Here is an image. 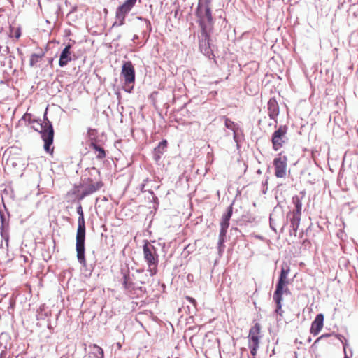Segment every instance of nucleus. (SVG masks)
<instances>
[{
    "instance_id": "nucleus-1",
    "label": "nucleus",
    "mask_w": 358,
    "mask_h": 358,
    "mask_svg": "<svg viewBox=\"0 0 358 358\" xmlns=\"http://www.w3.org/2000/svg\"><path fill=\"white\" fill-rule=\"evenodd\" d=\"M76 212L78 214V228L76 233V250L77 252V259L78 262L84 268L87 266L85 259V222L84 214L81 204H79L76 208Z\"/></svg>"
},
{
    "instance_id": "nucleus-2",
    "label": "nucleus",
    "mask_w": 358,
    "mask_h": 358,
    "mask_svg": "<svg viewBox=\"0 0 358 358\" xmlns=\"http://www.w3.org/2000/svg\"><path fill=\"white\" fill-rule=\"evenodd\" d=\"M290 271L289 266L287 264L282 266L280 274L276 284L275 291L273 294V300L276 303L275 313L282 315V294L289 293L287 285L288 284L287 275Z\"/></svg>"
},
{
    "instance_id": "nucleus-3",
    "label": "nucleus",
    "mask_w": 358,
    "mask_h": 358,
    "mask_svg": "<svg viewBox=\"0 0 358 358\" xmlns=\"http://www.w3.org/2000/svg\"><path fill=\"white\" fill-rule=\"evenodd\" d=\"M143 251L144 259L148 266V271L151 276H153L157 274L158 271L159 255L157 248L146 241L143 246Z\"/></svg>"
},
{
    "instance_id": "nucleus-4",
    "label": "nucleus",
    "mask_w": 358,
    "mask_h": 358,
    "mask_svg": "<svg viewBox=\"0 0 358 358\" xmlns=\"http://www.w3.org/2000/svg\"><path fill=\"white\" fill-rule=\"evenodd\" d=\"M38 125L41 128V138L44 141V150L46 152H52L53 148H51V145L54 140V129L51 122L47 117L46 112L43 115V122H38Z\"/></svg>"
},
{
    "instance_id": "nucleus-5",
    "label": "nucleus",
    "mask_w": 358,
    "mask_h": 358,
    "mask_svg": "<svg viewBox=\"0 0 358 358\" xmlns=\"http://www.w3.org/2000/svg\"><path fill=\"white\" fill-rule=\"evenodd\" d=\"M233 214V206L231 204L227 207L226 212L222 215V220L220 222V231L219 234V239L217 243V250L220 255H222L224 250V242L227 232V229L229 227V221Z\"/></svg>"
},
{
    "instance_id": "nucleus-6",
    "label": "nucleus",
    "mask_w": 358,
    "mask_h": 358,
    "mask_svg": "<svg viewBox=\"0 0 358 358\" xmlns=\"http://www.w3.org/2000/svg\"><path fill=\"white\" fill-rule=\"evenodd\" d=\"M195 15L198 18L197 22L200 28L213 29L214 21L211 7H203L197 5Z\"/></svg>"
},
{
    "instance_id": "nucleus-7",
    "label": "nucleus",
    "mask_w": 358,
    "mask_h": 358,
    "mask_svg": "<svg viewBox=\"0 0 358 358\" xmlns=\"http://www.w3.org/2000/svg\"><path fill=\"white\" fill-rule=\"evenodd\" d=\"M121 76L124 80V90L127 92H131L134 88L136 74L134 65L131 61L124 62L122 66Z\"/></svg>"
},
{
    "instance_id": "nucleus-8",
    "label": "nucleus",
    "mask_w": 358,
    "mask_h": 358,
    "mask_svg": "<svg viewBox=\"0 0 358 358\" xmlns=\"http://www.w3.org/2000/svg\"><path fill=\"white\" fill-rule=\"evenodd\" d=\"M201 33L199 36L200 51L206 57L210 58L213 56V50L210 43V34L213 29L200 28Z\"/></svg>"
},
{
    "instance_id": "nucleus-9",
    "label": "nucleus",
    "mask_w": 358,
    "mask_h": 358,
    "mask_svg": "<svg viewBox=\"0 0 358 358\" xmlns=\"http://www.w3.org/2000/svg\"><path fill=\"white\" fill-rule=\"evenodd\" d=\"M287 127L286 125H280L272 134L271 142L273 149L275 151L279 150L283 145L287 141Z\"/></svg>"
},
{
    "instance_id": "nucleus-10",
    "label": "nucleus",
    "mask_w": 358,
    "mask_h": 358,
    "mask_svg": "<svg viewBox=\"0 0 358 358\" xmlns=\"http://www.w3.org/2000/svg\"><path fill=\"white\" fill-rule=\"evenodd\" d=\"M260 333V325L256 323L249 331V348L250 349L251 355L255 357L257 355L259 348V334Z\"/></svg>"
},
{
    "instance_id": "nucleus-11",
    "label": "nucleus",
    "mask_w": 358,
    "mask_h": 358,
    "mask_svg": "<svg viewBox=\"0 0 358 358\" xmlns=\"http://www.w3.org/2000/svg\"><path fill=\"white\" fill-rule=\"evenodd\" d=\"M134 6L124 2L122 5L119 6L115 12V21L113 27H120L124 24L125 18L127 14L131 10Z\"/></svg>"
},
{
    "instance_id": "nucleus-12",
    "label": "nucleus",
    "mask_w": 358,
    "mask_h": 358,
    "mask_svg": "<svg viewBox=\"0 0 358 358\" xmlns=\"http://www.w3.org/2000/svg\"><path fill=\"white\" fill-rule=\"evenodd\" d=\"M88 180L90 181V183L85 187L83 186V189L78 196V200H83L86 196L97 192L103 185V183L101 181L93 183L92 182V179L88 178Z\"/></svg>"
},
{
    "instance_id": "nucleus-13",
    "label": "nucleus",
    "mask_w": 358,
    "mask_h": 358,
    "mask_svg": "<svg viewBox=\"0 0 358 358\" xmlns=\"http://www.w3.org/2000/svg\"><path fill=\"white\" fill-rule=\"evenodd\" d=\"M275 175L277 178H283L286 175L287 157H279L274 159Z\"/></svg>"
},
{
    "instance_id": "nucleus-14",
    "label": "nucleus",
    "mask_w": 358,
    "mask_h": 358,
    "mask_svg": "<svg viewBox=\"0 0 358 358\" xmlns=\"http://www.w3.org/2000/svg\"><path fill=\"white\" fill-rule=\"evenodd\" d=\"M0 231L1 236L8 244L9 240L8 235V222L2 210H0Z\"/></svg>"
},
{
    "instance_id": "nucleus-15",
    "label": "nucleus",
    "mask_w": 358,
    "mask_h": 358,
    "mask_svg": "<svg viewBox=\"0 0 358 358\" xmlns=\"http://www.w3.org/2000/svg\"><path fill=\"white\" fill-rule=\"evenodd\" d=\"M268 116L270 119L274 120L277 123V117L279 115V106L277 101L274 98L269 99L267 103Z\"/></svg>"
},
{
    "instance_id": "nucleus-16",
    "label": "nucleus",
    "mask_w": 358,
    "mask_h": 358,
    "mask_svg": "<svg viewBox=\"0 0 358 358\" xmlns=\"http://www.w3.org/2000/svg\"><path fill=\"white\" fill-rule=\"evenodd\" d=\"M168 142L166 139L162 140L159 143L157 147L153 150V159L156 162H158L162 155L166 151Z\"/></svg>"
},
{
    "instance_id": "nucleus-17",
    "label": "nucleus",
    "mask_w": 358,
    "mask_h": 358,
    "mask_svg": "<svg viewBox=\"0 0 358 358\" xmlns=\"http://www.w3.org/2000/svg\"><path fill=\"white\" fill-rule=\"evenodd\" d=\"M71 45L68 44L62 51L59 59V65L60 67L66 66L67 64L71 61Z\"/></svg>"
},
{
    "instance_id": "nucleus-18",
    "label": "nucleus",
    "mask_w": 358,
    "mask_h": 358,
    "mask_svg": "<svg viewBox=\"0 0 358 358\" xmlns=\"http://www.w3.org/2000/svg\"><path fill=\"white\" fill-rule=\"evenodd\" d=\"M89 358H103V350L96 344H91L88 347Z\"/></svg>"
},
{
    "instance_id": "nucleus-19",
    "label": "nucleus",
    "mask_w": 358,
    "mask_h": 358,
    "mask_svg": "<svg viewBox=\"0 0 358 358\" xmlns=\"http://www.w3.org/2000/svg\"><path fill=\"white\" fill-rule=\"evenodd\" d=\"M300 215L289 213L287 217H290V227L291 234H294L296 236V231L300 223Z\"/></svg>"
},
{
    "instance_id": "nucleus-20",
    "label": "nucleus",
    "mask_w": 358,
    "mask_h": 358,
    "mask_svg": "<svg viewBox=\"0 0 358 358\" xmlns=\"http://www.w3.org/2000/svg\"><path fill=\"white\" fill-rule=\"evenodd\" d=\"M122 273L123 274L122 285L124 288L129 292L131 291L134 289V286L132 282V278L130 276L129 271H124L122 270Z\"/></svg>"
},
{
    "instance_id": "nucleus-21",
    "label": "nucleus",
    "mask_w": 358,
    "mask_h": 358,
    "mask_svg": "<svg viewBox=\"0 0 358 358\" xmlns=\"http://www.w3.org/2000/svg\"><path fill=\"white\" fill-rule=\"evenodd\" d=\"M136 19L143 22L142 24V35L143 37H147V38H148L150 34L152 31V25L150 20L142 17H136Z\"/></svg>"
},
{
    "instance_id": "nucleus-22",
    "label": "nucleus",
    "mask_w": 358,
    "mask_h": 358,
    "mask_svg": "<svg viewBox=\"0 0 358 358\" xmlns=\"http://www.w3.org/2000/svg\"><path fill=\"white\" fill-rule=\"evenodd\" d=\"M324 322V315L317 314L315 318V336L317 335L322 330Z\"/></svg>"
},
{
    "instance_id": "nucleus-23",
    "label": "nucleus",
    "mask_w": 358,
    "mask_h": 358,
    "mask_svg": "<svg viewBox=\"0 0 358 358\" xmlns=\"http://www.w3.org/2000/svg\"><path fill=\"white\" fill-rule=\"evenodd\" d=\"M90 147L92 148L96 152H98L96 158L102 159L106 157V152L103 148L98 145L96 141H92L90 143Z\"/></svg>"
},
{
    "instance_id": "nucleus-24",
    "label": "nucleus",
    "mask_w": 358,
    "mask_h": 358,
    "mask_svg": "<svg viewBox=\"0 0 358 358\" xmlns=\"http://www.w3.org/2000/svg\"><path fill=\"white\" fill-rule=\"evenodd\" d=\"M280 217V215H278L277 211L275 210H273L272 213L270 214L269 217V225L271 229L274 231L275 233L276 231V225L278 220V218Z\"/></svg>"
},
{
    "instance_id": "nucleus-25",
    "label": "nucleus",
    "mask_w": 358,
    "mask_h": 358,
    "mask_svg": "<svg viewBox=\"0 0 358 358\" xmlns=\"http://www.w3.org/2000/svg\"><path fill=\"white\" fill-rule=\"evenodd\" d=\"M223 119L224 120V126L226 128L231 130L233 132L239 130V126L235 123L234 121L231 120L229 118L224 116Z\"/></svg>"
},
{
    "instance_id": "nucleus-26",
    "label": "nucleus",
    "mask_w": 358,
    "mask_h": 358,
    "mask_svg": "<svg viewBox=\"0 0 358 358\" xmlns=\"http://www.w3.org/2000/svg\"><path fill=\"white\" fill-rule=\"evenodd\" d=\"M293 203L295 206V209L294 210L292 213L300 215L301 212V203L300 201L299 197L298 196H295L292 198Z\"/></svg>"
},
{
    "instance_id": "nucleus-27",
    "label": "nucleus",
    "mask_w": 358,
    "mask_h": 358,
    "mask_svg": "<svg viewBox=\"0 0 358 358\" xmlns=\"http://www.w3.org/2000/svg\"><path fill=\"white\" fill-rule=\"evenodd\" d=\"M44 56L43 54H36L33 53L30 57L29 64L31 67L36 66V64L39 62V60Z\"/></svg>"
},
{
    "instance_id": "nucleus-28",
    "label": "nucleus",
    "mask_w": 358,
    "mask_h": 358,
    "mask_svg": "<svg viewBox=\"0 0 358 358\" xmlns=\"http://www.w3.org/2000/svg\"><path fill=\"white\" fill-rule=\"evenodd\" d=\"M96 129H89L88 131H87V134H88V136L92 141H96L95 139H94V136L96 135Z\"/></svg>"
},
{
    "instance_id": "nucleus-29",
    "label": "nucleus",
    "mask_w": 358,
    "mask_h": 358,
    "mask_svg": "<svg viewBox=\"0 0 358 358\" xmlns=\"http://www.w3.org/2000/svg\"><path fill=\"white\" fill-rule=\"evenodd\" d=\"M233 134H234L233 138H234V141L236 143L237 147L238 148L239 147L238 143L241 141V136L238 133V130L234 131Z\"/></svg>"
},
{
    "instance_id": "nucleus-30",
    "label": "nucleus",
    "mask_w": 358,
    "mask_h": 358,
    "mask_svg": "<svg viewBox=\"0 0 358 358\" xmlns=\"http://www.w3.org/2000/svg\"><path fill=\"white\" fill-rule=\"evenodd\" d=\"M212 0H201L198 2V5L203 7H211Z\"/></svg>"
},
{
    "instance_id": "nucleus-31",
    "label": "nucleus",
    "mask_w": 358,
    "mask_h": 358,
    "mask_svg": "<svg viewBox=\"0 0 358 358\" xmlns=\"http://www.w3.org/2000/svg\"><path fill=\"white\" fill-rule=\"evenodd\" d=\"M25 121H27L29 123L34 122L35 120H31V115L30 114L26 113L22 117Z\"/></svg>"
},
{
    "instance_id": "nucleus-32",
    "label": "nucleus",
    "mask_w": 358,
    "mask_h": 358,
    "mask_svg": "<svg viewBox=\"0 0 358 358\" xmlns=\"http://www.w3.org/2000/svg\"><path fill=\"white\" fill-rule=\"evenodd\" d=\"M21 36V30L20 28L17 29L15 32V37L16 38H19Z\"/></svg>"
},
{
    "instance_id": "nucleus-33",
    "label": "nucleus",
    "mask_w": 358,
    "mask_h": 358,
    "mask_svg": "<svg viewBox=\"0 0 358 358\" xmlns=\"http://www.w3.org/2000/svg\"><path fill=\"white\" fill-rule=\"evenodd\" d=\"M187 299L191 303H192L194 306H196V300L192 298V297H190V296H187Z\"/></svg>"
},
{
    "instance_id": "nucleus-34",
    "label": "nucleus",
    "mask_w": 358,
    "mask_h": 358,
    "mask_svg": "<svg viewBox=\"0 0 358 358\" xmlns=\"http://www.w3.org/2000/svg\"><path fill=\"white\" fill-rule=\"evenodd\" d=\"M329 336V334H324V335H322L321 336H320L319 338H317L316 341H315V344L316 343H317L320 340L322 339L323 338H326V337H328Z\"/></svg>"
},
{
    "instance_id": "nucleus-35",
    "label": "nucleus",
    "mask_w": 358,
    "mask_h": 358,
    "mask_svg": "<svg viewBox=\"0 0 358 358\" xmlns=\"http://www.w3.org/2000/svg\"><path fill=\"white\" fill-rule=\"evenodd\" d=\"M137 0H126L124 2L129 3L131 5L135 6Z\"/></svg>"
},
{
    "instance_id": "nucleus-36",
    "label": "nucleus",
    "mask_w": 358,
    "mask_h": 358,
    "mask_svg": "<svg viewBox=\"0 0 358 358\" xmlns=\"http://www.w3.org/2000/svg\"><path fill=\"white\" fill-rule=\"evenodd\" d=\"M137 0H126L124 2L129 3L131 5L135 6Z\"/></svg>"
},
{
    "instance_id": "nucleus-37",
    "label": "nucleus",
    "mask_w": 358,
    "mask_h": 358,
    "mask_svg": "<svg viewBox=\"0 0 358 358\" xmlns=\"http://www.w3.org/2000/svg\"><path fill=\"white\" fill-rule=\"evenodd\" d=\"M32 128L36 131H38L40 133V131H41V128H40V126L38 125V122L37 123V126H32Z\"/></svg>"
},
{
    "instance_id": "nucleus-38",
    "label": "nucleus",
    "mask_w": 358,
    "mask_h": 358,
    "mask_svg": "<svg viewBox=\"0 0 358 358\" xmlns=\"http://www.w3.org/2000/svg\"><path fill=\"white\" fill-rule=\"evenodd\" d=\"M310 334H313V322H311V324L310 327Z\"/></svg>"
},
{
    "instance_id": "nucleus-39",
    "label": "nucleus",
    "mask_w": 358,
    "mask_h": 358,
    "mask_svg": "<svg viewBox=\"0 0 358 358\" xmlns=\"http://www.w3.org/2000/svg\"><path fill=\"white\" fill-rule=\"evenodd\" d=\"M138 36L135 34L134 36H133V38H132V41L134 43H135L136 40H138Z\"/></svg>"
},
{
    "instance_id": "nucleus-40",
    "label": "nucleus",
    "mask_w": 358,
    "mask_h": 358,
    "mask_svg": "<svg viewBox=\"0 0 358 358\" xmlns=\"http://www.w3.org/2000/svg\"><path fill=\"white\" fill-rule=\"evenodd\" d=\"M6 52H9V47L6 46V49L4 50Z\"/></svg>"
},
{
    "instance_id": "nucleus-41",
    "label": "nucleus",
    "mask_w": 358,
    "mask_h": 358,
    "mask_svg": "<svg viewBox=\"0 0 358 358\" xmlns=\"http://www.w3.org/2000/svg\"><path fill=\"white\" fill-rule=\"evenodd\" d=\"M12 166H16V163L13 162V163H12Z\"/></svg>"
},
{
    "instance_id": "nucleus-42",
    "label": "nucleus",
    "mask_w": 358,
    "mask_h": 358,
    "mask_svg": "<svg viewBox=\"0 0 358 358\" xmlns=\"http://www.w3.org/2000/svg\"><path fill=\"white\" fill-rule=\"evenodd\" d=\"M311 155H312V157H313V150H311Z\"/></svg>"
},
{
    "instance_id": "nucleus-43",
    "label": "nucleus",
    "mask_w": 358,
    "mask_h": 358,
    "mask_svg": "<svg viewBox=\"0 0 358 358\" xmlns=\"http://www.w3.org/2000/svg\"><path fill=\"white\" fill-rule=\"evenodd\" d=\"M201 0H199V1H201Z\"/></svg>"
},
{
    "instance_id": "nucleus-44",
    "label": "nucleus",
    "mask_w": 358,
    "mask_h": 358,
    "mask_svg": "<svg viewBox=\"0 0 358 358\" xmlns=\"http://www.w3.org/2000/svg\"><path fill=\"white\" fill-rule=\"evenodd\" d=\"M345 358H347V357H345Z\"/></svg>"
}]
</instances>
